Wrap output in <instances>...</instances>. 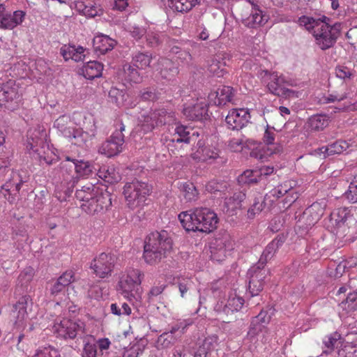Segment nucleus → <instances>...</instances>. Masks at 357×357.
I'll use <instances>...</instances> for the list:
<instances>
[{
    "mask_svg": "<svg viewBox=\"0 0 357 357\" xmlns=\"http://www.w3.org/2000/svg\"><path fill=\"white\" fill-rule=\"evenodd\" d=\"M59 352L51 347L39 348L36 351L33 357H57Z\"/></svg>",
    "mask_w": 357,
    "mask_h": 357,
    "instance_id": "774afa93",
    "label": "nucleus"
},
{
    "mask_svg": "<svg viewBox=\"0 0 357 357\" xmlns=\"http://www.w3.org/2000/svg\"><path fill=\"white\" fill-rule=\"evenodd\" d=\"M169 6L176 11L188 13L200 3V0H168Z\"/></svg>",
    "mask_w": 357,
    "mask_h": 357,
    "instance_id": "de8ad7c7",
    "label": "nucleus"
},
{
    "mask_svg": "<svg viewBox=\"0 0 357 357\" xmlns=\"http://www.w3.org/2000/svg\"><path fill=\"white\" fill-rule=\"evenodd\" d=\"M71 136L67 137L73 144L77 146L83 145L87 140L88 134L80 128H74L70 132Z\"/></svg>",
    "mask_w": 357,
    "mask_h": 357,
    "instance_id": "864d4df0",
    "label": "nucleus"
},
{
    "mask_svg": "<svg viewBox=\"0 0 357 357\" xmlns=\"http://www.w3.org/2000/svg\"><path fill=\"white\" fill-rule=\"evenodd\" d=\"M73 159L66 156L64 161L60 164V169L62 175L61 185H63V191L66 194L70 193L75 185L77 183V177L74 175V165L69 164Z\"/></svg>",
    "mask_w": 357,
    "mask_h": 357,
    "instance_id": "a211bd4d",
    "label": "nucleus"
},
{
    "mask_svg": "<svg viewBox=\"0 0 357 357\" xmlns=\"http://www.w3.org/2000/svg\"><path fill=\"white\" fill-rule=\"evenodd\" d=\"M76 8L79 13L87 17H95L103 13L102 8L96 3H89L85 4L83 1H77L76 3Z\"/></svg>",
    "mask_w": 357,
    "mask_h": 357,
    "instance_id": "a19ab883",
    "label": "nucleus"
},
{
    "mask_svg": "<svg viewBox=\"0 0 357 357\" xmlns=\"http://www.w3.org/2000/svg\"><path fill=\"white\" fill-rule=\"evenodd\" d=\"M257 169H247L238 176V181L242 183L253 184L261 181Z\"/></svg>",
    "mask_w": 357,
    "mask_h": 357,
    "instance_id": "3c124183",
    "label": "nucleus"
},
{
    "mask_svg": "<svg viewBox=\"0 0 357 357\" xmlns=\"http://www.w3.org/2000/svg\"><path fill=\"white\" fill-rule=\"evenodd\" d=\"M176 337L171 333H163L157 340V347L158 349H165L171 347L176 342Z\"/></svg>",
    "mask_w": 357,
    "mask_h": 357,
    "instance_id": "6e6d98bb",
    "label": "nucleus"
},
{
    "mask_svg": "<svg viewBox=\"0 0 357 357\" xmlns=\"http://www.w3.org/2000/svg\"><path fill=\"white\" fill-rule=\"evenodd\" d=\"M172 240L167 231H153L144 241L143 257L151 265L158 264L172 248Z\"/></svg>",
    "mask_w": 357,
    "mask_h": 357,
    "instance_id": "7ed1b4c3",
    "label": "nucleus"
},
{
    "mask_svg": "<svg viewBox=\"0 0 357 357\" xmlns=\"http://www.w3.org/2000/svg\"><path fill=\"white\" fill-rule=\"evenodd\" d=\"M346 198L352 203L357 202V178L353 180L345 192Z\"/></svg>",
    "mask_w": 357,
    "mask_h": 357,
    "instance_id": "338daca9",
    "label": "nucleus"
},
{
    "mask_svg": "<svg viewBox=\"0 0 357 357\" xmlns=\"http://www.w3.org/2000/svg\"><path fill=\"white\" fill-rule=\"evenodd\" d=\"M261 76L264 81L266 83L268 91L278 96H280L284 84H289L284 76L279 75L277 72H270L267 70H262Z\"/></svg>",
    "mask_w": 357,
    "mask_h": 357,
    "instance_id": "6ab92c4d",
    "label": "nucleus"
},
{
    "mask_svg": "<svg viewBox=\"0 0 357 357\" xmlns=\"http://www.w3.org/2000/svg\"><path fill=\"white\" fill-rule=\"evenodd\" d=\"M75 281V273L72 270H68L58 278L51 288V294L56 296L65 291V289Z\"/></svg>",
    "mask_w": 357,
    "mask_h": 357,
    "instance_id": "7c9ffc66",
    "label": "nucleus"
},
{
    "mask_svg": "<svg viewBox=\"0 0 357 357\" xmlns=\"http://www.w3.org/2000/svg\"><path fill=\"white\" fill-rule=\"evenodd\" d=\"M278 242L273 241L267 245L263 252L257 264L261 265V266H265L268 259H271L273 256L275 252V247L278 245Z\"/></svg>",
    "mask_w": 357,
    "mask_h": 357,
    "instance_id": "bf43d9fd",
    "label": "nucleus"
},
{
    "mask_svg": "<svg viewBox=\"0 0 357 357\" xmlns=\"http://www.w3.org/2000/svg\"><path fill=\"white\" fill-rule=\"evenodd\" d=\"M252 6L250 16L244 20L245 25L249 27H255L265 24L268 20V15L264 13L257 5L252 3Z\"/></svg>",
    "mask_w": 357,
    "mask_h": 357,
    "instance_id": "c85d7f7f",
    "label": "nucleus"
},
{
    "mask_svg": "<svg viewBox=\"0 0 357 357\" xmlns=\"http://www.w3.org/2000/svg\"><path fill=\"white\" fill-rule=\"evenodd\" d=\"M144 273L137 268H129L120 274L118 291L129 301L141 298L139 287L144 279Z\"/></svg>",
    "mask_w": 357,
    "mask_h": 357,
    "instance_id": "423d86ee",
    "label": "nucleus"
},
{
    "mask_svg": "<svg viewBox=\"0 0 357 357\" xmlns=\"http://www.w3.org/2000/svg\"><path fill=\"white\" fill-rule=\"evenodd\" d=\"M115 262L116 259L114 255L102 252L92 260L90 268L98 278H108L113 273Z\"/></svg>",
    "mask_w": 357,
    "mask_h": 357,
    "instance_id": "9b49d317",
    "label": "nucleus"
},
{
    "mask_svg": "<svg viewBox=\"0 0 357 357\" xmlns=\"http://www.w3.org/2000/svg\"><path fill=\"white\" fill-rule=\"evenodd\" d=\"M328 123L329 118L326 115L315 114L307 119L305 127L310 132H319L326 128Z\"/></svg>",
    "mask_w": 357,
    "mask_h": 357,
    "instance_id": "c9c22d12",
    "label": "nucleus"
},
{
    "mask_svg": "<svg viewBox=\"0 0 357 357\" xmlns=\"http://www.w3.org/2000/svg\"><path fill=\"white\" fill-rule=\"evenodd\" d=\"M72 162L74 165L75 173L77 177V181L79 178L91 176L93 171L96 170L93 166L89 162L73 159Z\"/></svg>",
    "mask_w": 357,
    "mask_h": 357,
    "instance_id": "79ce46f5",
    "label": "nucleus"
},
{
    "mask_svg": "<svg viewBox=\"0 0 357 357\" xmlns=\"http://www.w3.org/2000/svg\"><path fill=\"white\" fill-rule=\"evenodd\" d=\"M177 284L181 294V296L184 298L186 293L192 287L193 282L190 278H178Z\"/></svg>",
    "mask_w": 357,
    "mask_h": 357,
    "instance_id": "680f3d73",
    "label": "nucleus"
},
{
    "mask_svg": "<svg viewBox=\"0 0 357 357\" xmlns=\"http://www.w3.org/2000/svg\"><path fill=\"white\" fill-rule=\"evenodd\" d=\"M197 132L194 131L192 129L182 125L176 126L174 130V133L172 141L178 143L190 144L193 138L196 136L198 137Z\"/></svg>",
    "mask_w": 357,
    "mask_h": 357,
    "instance_id": "c756f323",
    "label": "nucleus"
},
{
    "mask_svg": "<svg viewBox=\"0 0 357 357\" xmlns=\"http://www.w3.org/2000/svg\"><path fill=\"white\" fill-rule=\"evenodd\" d=\"M280 151V147L270 146L266 144L259 145L251 152V155L261 161L266 160L268 157Z\"/></svg>",
    "mask_w": 357,
    "mask_h": 357,
    "instance_id": "a18cd8bd",
    "label": "nucleus"
},
{
    "mask_svg": "<svg viewBox=\"0 0 357 357\" xmlns=\"http://www.w3.org/2000/svg\"><path fill=\"white\" fill-rule=\"evenodd\" d=\"M167 111L165 109L151 111L147 115L142 116V130L144 132H151L155 128L165 124Z\"/></svg>",
    "mask_w": 357,
    "mask_h": 357,
    "instance_id": "412c9836",
    "label": "nucleus"
},
{
    "mask_svg": "<svg viewBox=\"0 0 357 357\" xmlns=\"http://www.w3.org/2000/svg\"><path fill=\"white\" fill-rule=\"evenodd\" d=\"M265 206H268V204H265L264 200L262 202L261 197L256 198L248 211V217L251 219L254 218L257 214L262 211Z\"/></svg>",
    "mask_w": 357,
    "mask_h": 357,
    "instance_id": "e2e57ef3",
    "label": "nucleus"
},
{
    "mask_svg": "<svg viewBox=\"0 0 357 357\" xmlns=\"http://www.w3.org/2000/svg\"><path fill=\"white\" fill-rule=\"evenodd\" d=\"M123 71L126 75V78L134 83H139L142 81V77L137 69L131 66L130 64L123 66Z\"/></svg>",
    "mask_w": 357,
    "mask_h": 357,
    "instance_id": "4d7b16f0",
    "label": "nucleus"
},
{
    "mask_svg": "<svg viewBox=\"0 0 357 357\" xmlns=\"http://www.w3.org/2000/svg\"><path fill=\"white\" fill-rule=\"evenodd\" d=\"M109 97L112 102L119 107L131 109L137 105V102L129 96L123 90L117 88H112L109 91Z\"/></svg>",
    "mask_w": 357,
    "mask_h": 357,
    "instance_id": "a878e982",
    "label": "nucleus"
},
{
    "mask_svg": "<svg viewBox=\"0 0 357 357\" xmlns=\"http://www.w3.org/2000/svg\"><path fill=\"white\" fill-rule=\"evenodd\" d=\"M234 96V91L232 87L223 86L219 88L216 91L208 94V100L211 103L215 105H225L228 102H231Z\"/></svg>",
    "mask_w": 357,
    "mask_h": 357,
    "instance_id": "393cba45",
    "label": "nucleus"
},
{
    "mask_svg": "<svg viewBox=\"0 0 357 357\" xmlns=\"http://www.w3.org/2000/svg\"><path fill=\"white\" fill-rule=\"evenodd\" d=\"M340 334L337 332L333 333L328 335L325 336L323 340V344L325 347L331 352L336 346L337 342L340 340Z\"/></svg>",
    "mask_w": 357,
    "mask_h": 357,
    "instance_id": "0e129e2a",
    "label": "nucleus"
},
{
    "mask_svg": "<svg viewBox=\"0 0 357 357\" xmlns=\"http://www.w3.org/2000/svg\"><path fill=\"white\" fill-rule=\"evenodd\" d=\"M98 176L109 183H114L121 178L120 174L113 167H102L98 169Z\"/></svg>",
    "mask_w": 357,
    "mask_h": 357,
    "instance_id": "c03bdc74",
    "label": "nucleus"
},
{
    "mask_svg": "<svg viewBox=\"0 0 357 357\" xmlns=\"http://www.w3.org/2000/svg\"><path fill=\"white\" fill-rule=\"evenodd\" d=\"M26 13L21 10L13 13L6 10L4 4L0 3V29L13 30L24 21Z\"/></svg>",
    "mask_w": 357,
    "mask_h": 357,
    "instance_id": "4468645a",
    "label": "nucleus"
},
{
    "mask_svg": "<svg viewBox=\"0 0 357 357\" xmlns=\"http://www.w3.org/2000/svg\"><path fill=\"white\" fill-rule=\"evenodd\" d=\"M146 41L151 47H156L159 45L165 39H168L165 34L158 32L149 31L146 34Z\"/></svg>",
    "mask_w": 357,
    "mask_h": 357,
    "instance_id": "5fc2aeb1",
    "label": "nucleus"
},
{
    "mask_svg": "<svg viewBox=\"0 0 357 357\" xmlns=\"http://www.w3.org/2000/svg\"><path fill=\"white\" fill-rule=\"evenodd\" d=\"M348 66H340L335 69V73L337 77L344 79L350 78L355 73L354 70L351 69V62L347 63Z\"/></svg>",
    "mask_w": 357,
    "mask_h": 357,
    "instance_id": "69168bd1",
    "label": "nucleus"
},
{
    "mask_svg": "<svg viewBox=\"0 0 357 357\" xmlns=\"http://www.w3.org/2000/svg\"><path fill=\"white\" fill-rule=\"evenodd\" d=\"M296 185L294 180L285 181L266 194L265 204H268V207L278 204L281 209L289 208L299 197Z\"/></svg>",
    "mask_w": 357,
    "mask_h": 357,
    "instance_id": "39448f33",
    "label": "nucleus"
},
{
    "mask_svg": "<svg viewBox=\"0 0 357 357\" xmlns=\"http://www.w3.org/2000/svg\"><path fill=\"white\" fill-rule=\"evenodd\" d=\"M324 208L320 203L314 202L308 207L304 212V215H310L312 218V222H317L324 215Z\"/></svg>",
    "mask_w": 357,
    "mask_h": 357,
    "instance_id": "603ef678",
    "label": "nucleus"
},
{
    "mask_svg": "<svg viewBox=\"0 0 357 357\" xmlns=\"http://www.w3.org/2000/svg\"><path fill=\"white\" fill-rule=\"evenodd\" d=\"M354 223H348L347 221L345 222L339 223V225H334L335 234L339 238H344L350 234L351 230L353 229V227L355 225Z\"/></svg>",
    "mask_w": 357,
    "mask_h": 357,
    "instance_id": "13d9d810",
    "label": "nucleus"
},
{
    "mask_svg": "<svg viewBox=\"0 0 357 357\" xmlns=\"http://www.w3.org/2000/svg\"><path fill=\"white\" fill-rule=\"evenodd\" d=\"M152 59V54L150 52H137L132 57V63L139 69H146L149 67Z\"/></svg>",
    "mask_w": 357,
    "mask_h": 357,
    "instance_id": "09e8293b",
    "label": "nucleus"
},
{
    "mask_svg": "<svg viewBox=\"0 0 357 357\" xmlns=\"http://www.w3.org/2000/svg\"><path fill=\"white\" fill-rule=\"evenodd\" d=\"M234 248L232 241L229 236L215 239L213 246L211 247V259L221 262L225 259L229 252Z\"/></svg>",
    "mask_w": 357,
    "mask_h": 357,
    "instance_id": "5701e85b",
    "label": "nucleus"
},
{
    "mask_svg": "<svg viewBox=\"0 0 357 357\" xmlns=\"http://www.w3.org/2000/svg\"><path fill=\"white\" fill-rule=\"evenodd\" d=\"M231 57L225 52L215 54L210 60L208 65V70L218 77H222L227 73L225 67L229 65Z\"/></svg>",
    "mask_w": 357,
    "mask_h": 357,
    "instance_id": "4be33fe9",
    "label": "nucleus"
},
{
    "mask_svg": "<svg viewBox=\"0 0 357 357\" xmlns=\"http://www.w3.org/2000/svg\"><path fill=\"white\" fill-rule=\"evenodd\" d=\"M246 197L245 194L242 191L236 192L230 197L226 198L225 200V206L227 211H234L242 206V202Z\"/></svg>",
    "mask_w": 357,
    "mask_h": 357,
    "instance_id": "49530a36",
    "label": "nucleus"
},
{
    "mask_svg": "<svg viewBox=\"0 0 357 357\" xmlns=\"http://www.w3.org/2000/svg\"><path fill=\"white\" fill-rule=\"evenodd\" d=\"M354 94L351 89L342 86L340 91H334L332 93L324 96L322 99L324 103L337 102L342 101L344 102L339 107H335L338 112L342 111H355L357 110V101L355 100Z\"/></svg>",
    "mask_w": 357,
    "mask_h": 357,
    "instance_id": "1a4fd4ad",
    "label": "nucleus"
},
{
    "mask_svg": "<svg viewBox=\"0 0 357 357\" xmlns=\"http://www.w3.org/2000/svg\"><path fill=\"white\" fill-rule=\"evenodd\" d=\"M150 191L145 182L136 180L127 183L123 188V194L128 206L132 210L144 206Z\"/></svg>",
    "mask_w": 357,
    "mask_h": 357,
    "instance_id": "0eeeda50",
    "label": "nucleus"
},
{
    "mask_svg": "<svg viewBox=\"0 0 357 357\" xmlns=\"http://www.w3.org/2000/svg\"><path fill=\"white\" fill-rule=\"evenodd\" d=\"M82 357H100L96 344L84 342L82 351Z\"/></svg>",
    "mask_w": 357,
    "mask_h": 357,
    "instance_id": "052dcab7",
    "label": "nucleus"
},
{
    "mask_svg": "<svg viewBox=\"0 0 357 357\" xmlns=\"http://www.w3.org/2000/svg\"><path fill=\"white\" fill-rule=\"evenodd\" d=\"M85 326V324L82 321L63 319L59 324H54V331L58 336L64 339H75L77 335L86 333Z\"/></svg>",
    "mask_w": 357,
    "mask_h": 357,
    "instance_id": "f8f14e48",
    "label": "nucleus"
},
{
    "mask_svg": "<svg viewBox=\"0 0 357 357\" xmlns=\"http://www.w3.org/2000/svg\"><path fill=\"white\" fill-rule=\"evenodd\" d=\"M348 148L349 144L347 142L339 140L327 146H323L319 149L317 153L319 155L323 154L324 157L326 158L331 155L340 154L347 151Z\"/></svg>",
    "mask_w": 357,
    "mask_h": 357,
    "instance_id": "4c0bfd02",
    "label": "nucleus"
},
{
    "mask_svg": "<svg viewBox=\"0 0 357 357\" xmlns=\"http://www.w3.org/2000/svg\"><path fill=\"white\" fill-rule=\"evenodd\" d=\"M340 314L342 317L357 319V300L349 294L347 298L339 304Z\"/></svg>",
    "mask_w": 357,
    "mask_h": 357,
    "instance_id": "473e14b6",
    "label": "nucleus"
},
{
    "mask_svg": "<svg viewBox=\"0 0 357 357\" xmlns=\"http://www.w3.org/2000/svg\"><path fill=\"white\" fill-rule=\"evenodd\" d=\"M20 87L13 80H9L0 86V106L14 110L21 100Z\"/></svg>",
    "mask_w": 357,
    "mask_h": 357,
    "instance_id": "9d476101",
    "label": "nucleus"
},
{
    "mask_svg": "<svg viewBox=\"0 0 357 357\" xmlns=\"http://www.w3.org/2000/svg\"><path fill=\"white\" fill-rule=\"evenodd\" d=\"M180 188L182 195L186 202H195L198 199L199 192L192 183H183Z\"/></svg>",
    "mask_w": 357,
    "mask_h": 357,
    "instance_id": "8fccbe9b",
    "label": "nucleus"
},
{
    "mask_svg": "<svg viewBox=\"0 0 357 357\" xmlns=\"http://www.w3.org/2000/svg\"><path fill=\"white\" fill-rule=\"evenodd\" d=\"M32 305L29 296H22L14 305L13 317L15 319V326L17 328H24L29 317L28 308Z\"/></svg>",
    "mask_w": 357,
    "mask_h": 357,
    "instance_id": "aec40b11",
    "label": "nucleus"
},
{
    "mask_svg": "<svg viewBox=\"0 0 357 357\" xmlns=\"http://www.w3.org/2000/svg\"><path fill=\"white\" fill-rule=\"evenodd\" d=\"M93 47L96 52L102 54L112 50L116 45V41L107 35L98 34L93 40Z\"/></svg>",
    "mask_w": 357,
    "mask_h": 357,
    "instance_id": "72a5a7b5",
    "label": "nucleus"
},
{
    "mask_svg": "<svg viewBox=\"0 0 357 357\" xmlns=\"http://www.w3.org/2000/svg\"><path fill=\"white\" fill-rule=\"evenodd\" d=\"M243 304L244 300L241 297L237 296L235 294H231L226 303L222 301H218L215 305L214 310L218 313H224L227 315L240 310Z\"/></svg>",
    "mask_w": 357,
    "mask_h": 357,
    "instance_id": "b1692460",
    "label": "nucleus"
},
{
    "mask_svg": "<svg viewBox=\"0 0 357 357\" xmlns=\"http://www.w3.org/2000/svg\"><path fill=\"white\" fill-rule=\"evenodd\" d=\"M219 148L212 144L199 139L197 144V150L191 154L196 162L213 161L220 157Z\"/></svg>",
    "mask_w": 357,
    "mask_h": 357,
    "instance_id": "2eb2a0df",
    "label": "nucleus"
},
{
    "mask_svg": "<svg viewBox=\"0 0 357 357\" xmlns=\"http://www.w3.org/2000/svg\"><path fill=\"white\" fill-rule=\"evenodd\" d=\"M299 22L312 33L317 45L324 50L331 47L340 35L341 24L330 25V19L326 16L317 20L302 16Z\"/></svg>",
    "mask_w": 357,
    "mask_h": 357,
    "instance_id": "f257e3e1",
    "label": "nucleus"
},
{
    "mask_svg": "<svg viewBox=\"0 0 357 357\" xmlns=\"http://www.w3.org/2000/svg\"><path fill=\"white\" fill-rule=\"evenodd\" d=\"M88 53L89 51L81 46L64 45L61 48V54L66 61L72 59L76 62L82 61Z\"/></svg>",
    "mask_w": 357,
    "mask_h": 357,
    "instance_id": "bb28decb",
    "label": "nucleus"
},
{
    "mask_svg": "<svg viewBox=\"0 0 357 357\" xmlns=\"http://www.w3.org/2000/svg\"><path fill=\"white\" fill-rule=\"evenodd\" d=\"M208 111L207 104L204 102H197L192 105L185 106L183 114L190 121L201 120Z\"/></svg>",
    "mask_w": 357,
    "mask_h": 357,
    "instance_id": "cd10ccee",
    "label": "nucleus"
},
{
    "mask_svg": "<svg viewBox=\"0 0 357 357\" xmlns=\"http://www.w3.org/2000/svg\"><path fill=\"white\" fill-rule=\"evenodd\" d=\"M75 196L83 202L81 204L82 209L89 215L101 212L112 204L109 195L100 192L99 188L92 183H86L77 190Z\"/></svg>",
    "mask_w": 357,
    "mask_h": 357,
    "instance_id": "20e7f679",
    "label": "nucleus"
},
{
    "mask_svg": "<svg viewBox=\"0 0 357 357\" xmlns=\"http://www.w3.org/2000/svg\"><path fill=\"white\" fill-rule=\"evenodd\" d=\"M178 220L186 231L210 233L217 228V214L208 208H197L193 211H183Z\"/></svg>",
    "mask_w": 357,
    "mask_h": 357,
    "instance_id": "f03ea898",
    "label": "nucleus"
},
{
    "mask_svg": "<svg viewBox=\"0 0 357 357\" xmlns=\"http://www.w3.org/2000/svg\"><path fill=\"white\" fill-rule=\"evenodd\" d=\"M47 132L43 126L38 125L37 128L30 129L28 131L26 149L36 154L40 162L44 161L51 164V161L47 158L46 151L48 150L46 144Z\"/></svg>",
    "mask_w": 357,
    "mask_h": 357,
    "instance_id": "6e6552de",
    "label": "nucleus"
},
{
    "mask_svg": "<svg viewBox=\"0 0 357 357\" xmlns=\"http://www.w3.org/2000/svg\"><path fill=\"white\" fill-rule=\"evenodd\" d=\"M268 333L267 326L263 324H257L251 321L249 331L247 333L246 340L252 344H257L259 339L263 341L266 334Z\"/></svg>",
    "mask_w": 357,
    "mask_h": 357,
    "instance_id": "f704fd0d",
    "label": "nucleus"
},
{
    "mask_svg": "<svg viewBox=\"0 0 357 357\" xmlns=\"http://www.w3.org/2000/svg\"><path fill=\"white\" fill-rule=\"evenodd\" d=\"M250 118V114L248 109L236 108L229 111L225 118V122L229 129L240 130L248 124Z\"/></svg>",
    "mask_w": 357,
    "mask_h": 357,
    "instance_id": "dca6fc26",
    "label": "nucleus"
},
{
    "mask_svg": "<svg viewBox=\"0 0 357 357\" xmlns=\"http://www.w3.org/2000/svg\"><path fill=\"white\" fill-rule=\"evenodd\" d=\"M102 70L103 66L102 63L96 61H91L84 65L81 71L85 78L93 79L101 76Z\"/></svg>",
    "mask_w": 357,
    "mask_h": 357,
    "instance_id": "58836bf2",
    "label": "nucleus"
},
{
    "mask_svg": "<svg viewBox=\"0 0 357 357\" xmlns=\"http://www.w3.org/2000/svg\"><path fill=\"white\" fill-rule=\"evenodd\" d=\"M264 267L257 264L249 270V290L252 296L258 295L264 288V280L268 274V271Z\"/></svg>",
    "mask_w": 357,
    "mask_h": 357,
    "instance_id": "f3484780",
    "label": "nucleus"
},
{
    "mask_svg": "<svg viewBox=\"0 0 357 357\" xmlns=\"http://www.w3.org/2000/svg\"><path fill=\"white\" fill-rule=\"evenodd\" d=\"M125 126L121 122L116 125V130L112 135L110 139L102 143L99 152L107 157H112L122 151L124 143Z\"/></svg>",
    "mask_w": 357,
    "mask_h": 357,
    "instance_id": "ddd939ff",
    "label": "nucleus"
},
{
    "mask_svg": "<svg viewBox=\"0 0 357 357\" xmlns=\"http://www.w3.org/2000/svg\"><path fill=\"white\" fill-rule=\"evenodd\" d=\"M158 66H160V73L162 78L167 81L174 80L178 73V68L167 58H160Z\"/></svg>",
    "mask_w": 357,
    "mask_h": 357,
    "instance_id": "2f4dec72",
    "label": "nucleus"
},
{
    "mask_svg": "<svg viewBox=\"0 0 357 357\" xmlns=\"http://www.w3.org/2000/svg\"><path fill=\"white\" fill-rule=\"evenodd\" d=\"M331 220L334 222L333 226L339 223L345 222L354 223L356 220L348 208H339L331 213Z\"/></svg>",
    "mask_w": 357,
    "mask_h": 357,
    "instance_id": "ea45409f",
    "label": "nucleus"
},
{
    "mask_svg": "<svg viewBox=\"0 0 357 357\" xmlns=\"http://www.w3.org/2000/svg\"><path fill=\"white\" fill-rule=\"evenodd\" d=\"M23 181L17 172H12L10 178L2 186V190H4L8 195H16L19 193Z\"/></svg>",
    "mask_w": 357,
    "mask_h": 357,
    "instance_id": "e433bc0d",
    "label": "nucleus"
},
{
    "mask_svg": "<svg viewBox=\"0 0 357 357\" xmlns=\"http://www.w3.org/2000/svg\"><path fill=\"white\" fill-rule=\"evenodd\" d=\"M72 125L73 123L71 122L70 116L66 114L60 116L54 122V127L66 137L71 136L70 132L74 128Z\"/></svg>",
    "mask_w": 357,
    "mask_h": 357,
    "instance_id": "37998d69",
    "label": "nucleus"
}]
</instances>
